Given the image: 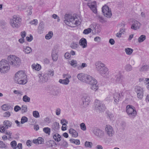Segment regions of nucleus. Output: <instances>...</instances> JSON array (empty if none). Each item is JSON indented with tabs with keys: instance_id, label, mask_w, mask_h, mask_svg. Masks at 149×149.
<instances>
[{
	"instance_id": "a19ab883",
	"label": "nucleus",
	"mask_w": 149,
	"mask_h": 149,
	"mask_svg": "<svg viewBox=\"0 0 149 149\" xmlns=\"http://www.w3.org/2000/svg\"><path fill=\"white\" fill-rule=\"evenodd\" d=\"M107 116L108 118L110 119L111 120H113V118L114 117V116L113 114L109 112H107Z\"/></svg>"
},
{
	"instance_id": "412c9836",
	"label": "nucleus",
	"mask_w": 149,
	"mask_h": 149,
	"mask_svg": "<svg viewBox=\"0 0 149 149\" xmlns=\"http://www.w3.org/2000/svg\"><path fill=\"white\" fill-rule=\"evenodd\" d=\"M91 9L95 13H97L96 2L95 1H93L91 4L88 5Z\"/></svg>"
},
{
	"instance_id": "c85d7f7f",
	"label": "nucleus",
	"mask_w": 149,
	"mask_h": 149,
	"mask_svg": "<svg viewBox=\"0 0 149 149\" xmlns=\"http://www.w3.org/2000/svg\"><path fill=\"white\" fill-rule=\"evenodd\" d=\"M61 136L58 133H56L53 136L54 139L56 141L59 142L61 140Z\"/></svg>"
},
{
	"instance_id": "13d9d810",
	"label": "nucleus",
	"mask_w": 149,
	"mask_h": 149,
	"mask_svg": "<svg viewBox=\"0 0 149 149\" xmlns=\"http://www.w3.org/2000/svg\"><path fill=\"white\" fill-rule=\"evenodd\" d=\"M27 40L28 42H31L33 39V37L32 35L30 34L29 37L27 36L26 37Z\"/></svg>"
},
{
	"instance_id": "4c0bfd02",
	"label": "nucleus",
	"mask_w": 149,
	"mask_h": 149,
	"mask_svg": "<svg viewBox=\"0 0 149 149\" xmlns=\"http://www.w3.org/2000/svg\"><path fill=\"white\" fill-rule=\"evenodd\" d=\"M125 70L128 72L132 70V67L130 64H127L125 67Z\"/></svg>"
},
{
	"instance_id": "de8ad7c7",
	"label": "nucleus",
	"mask_w": 149,
	"mask_h": 149,
	"mask_svg": "<svg viewBox=\"0 0 149 149\" xmlns=\"http://www.w3.org/2000/svg\"><path fill=\"white\" fill-rule=\"evenodd\" d=\"M13 93L17 95V96H21L23 95V93L20 91L14 90Z\"/></svg>"
},
{
	"instance_id": "0eeeda50",
	"label": "nucleus",
	"mask_w": 149,
	"mask_h": 149,
	"mask_svg": "<svg viewBox=\"0 0 149 149\" xmlns=\"http://www.w3.org/2000/svg\"><path fill=\"white\" fill-rule=\"evenodd\" d=\"M126 111L129 117L134 118L137 114V112L134 107L128 105L126 107Z\"/></svg>"
},
{
	"instance_id": "1a4fd4ad",
	"label": "nucleus",
	"mask_w": 149,
	"mask_h": 149,
	"mask_svg": "<svg viewBox=\"0 0 149 149\" xmlns=\"http://www.w3.org/2000/svg\"><path fill=\"white\" fill-rule=\"evenodd\" d=\"M105 132L107 135L110 137H112L115 134V132L113 127L109 125L105 126Z\"/></svg>"
},
{
	"instance_id": "e433bc0d",
	"label": "nucleus",
	"mask_w": 149,
	"mask_h": 149,
	"mask_svg": "<svg viewBox=\"0 0 149 149\" xmlns=\"http://www.w3.org/2000/svg\"><path fill=\"white\" fill-rule=\"evenodd\" d=\"M125 51L127 55H130L133 52V50L131 48H128L125 49Z\"/></svg>"
},
{
	"instance_id": "473e14b6",
	"label": "nucleus",
	"mask_w": 149,
	"mask_h": 149,
	"mask_svg": "<svg viewBox=\"0 0 149 149\" xmlns=\"http://www.w3.org/2000/svg\"><path fill=\"white\" fill-rule=\"evenodd\" d=\"M146 39V36L144 35H141L138 38V41L139 43L142 42Z\"/></svg>"
},
{
	"instance_id": "e2e57ef3",
	"label": "nucleus",
	"mask_w": 149,
	"mask_h": 149,
	"mask_svg": "<svg viewBox=\"0 0 149 149\" xmlns=\"http://www.w3.org/2000/svg\"><path fill=\"white\" fill-rule=\"evenodd\" d=\"M21 108L19 106L16 105L15 106L14 108V110L16 112H17L19 110H21Z\"/></svg>"
},
{
	"instance_id": "dca6fc26",
	"label": "nucleus",
	"mask_w": 149,
	"mask_h": 149,
	"mask_svg": "<svg viewBox=\"0 0 149 149\" xmlns=\"http://www.w3.org/2000/svg\"><path fill=\"white\" fill-rule=\"evenodd\" d=\"M26 76L24 72L22 70H20L17 72L15 74L14 78V80H18L19 78L22 77H25V76Z\"/></svg>"
},
{
	"instance_id": "393cba45",
	"label": "nucleus",
	"mask_w": 149,
	"mask_h": 149,
	"mask_svg": "<svg viewBox=\"0 0 149 149\" xmlns=\"http://www.w3.org/2000/svg\"><path fill=\"white\" fill-rule=\"evenodd\" d=\"M44 25V23L42 22H41L39 24L38 27V31L39 33L41 34L43 30Z\"/></svg>"
},
{
	"instance_id": "4be33fe9",
	"label": "nucleus",
	"mask_w": 149,
	"mask_h": 149,
	"mask_svg": "<svg viewBox=\"0 0 149 149\" xmlns=\"http://www.w3.org/2000/svg\"><path fill=\"white\" fill-rule=\"evenodd\" d=\"M120 95L118 93H115L113 94V98L114 101V104H117L118 103L119 101L121 98L120 97Z\"/></svg>"
},
{
	"instance_id": "f8f14e48",
	"label": "nucleus",
	"mask_w": 149,
	"mask_h": 149,
	"mask_svg": "<svg viewBox=\"0 0 149 149\" xmlns=\"http://www.w3.org/2000/svg\"><path fill=\"white\" fill-rule=\"evenodd\" d=\"M135 91L137 93L138 98L140 99H141L143 96V90L141 87L136 86L134 88Z\"/></svg>"
},
{
	"instance_id": "a211bd4d",
	"label": "nucleus",
	"mask_w": 149,
	"mask_h": 149,
	"mask_svg": "<svg viewBox=\"0 0 149 149\" xmlns=\"http://www.w3.org/2000/svg\"><path fill=\"white\" fill-rule=\"evenodd\" d=\"M82 103L84 107L87 106L90 102V99L89 97L84 96L82 98Z\"/></svg>"
},
{
	"instance_id": "ea45409f",
	"label": "nucleus",
	"mask_w": 149,
	"mask_h": 149,
	"mask_svg": "<svg viewBox=\"0 0 149 149\" xmlns=\"http://www.w3.org/2000/svg\"><path fill=\"white\" fill-rule=\"evenodd\" d=\"M84 146L86 147L91 148L93 146V143L91 142L86 141L85 143Z\"/></svg>"
},
{
	"instance_id": "423d86ee",
	"label": "nucleus",
	"mask_w": 149,
	"mask_h": 149,
	"mask_svg": "<svg viewBox=\"0 0 149 149\" xmlns=\"http://www.w3.org/2000/svg\"><path fill=\"white\" fill-rule=\"evenodd\" d=\"M22 19L20 17L14 15L10 20V24L13 28H18L21 25Z\"/></svg>"
},
{
	"instance_id": "5701e85b",
	"label": "nucleus",
	"mask_w": 149,
	"mask_h": 149,
	"mask_svg": "<svg viewBox=\"0 0 149 149\" xmlns=\"http://www.w3.org/2000/svg\"><path fill=\"white\" fill-rule=\"evenodd\" d=\"M52 56L53 60L54 61H56L58 58V55L57 53L56 50L53 49L52 50Z\"/></svg>"
},
{
	"instance_id": "052dcab7",
	"label": "nucleus",
	"mask_w": 149,
	"mask_h": 149,
	"mask_svg": "<svg viewBox=\"0 0 149 149\" xmlns=\"http://www.w3.org/2000/svg\"><path fill=\"white\" fill-rule=\"evenodd\" d=\"M6 146L5 144L2 141H0V148H6Z\"/></svg>"
},
{
	"instance_id": "09e8293b",
	"label": "nucleus",
	"mask_w": 149,
	"mask_h": 149,
	"mask_svg": "<svg viewBox=\"0 0 149 149\" xmlns=\"http://www.w3.org/2000/svg\"><path fill=\"white\" fill-rule=\"evenodd\" d=\"M37 141L38 144H42L44 143V139L42 137H39L37 139Z\"/></svg>"
},
{
	"instance_id": "2eb2a0df",
	"label": "nucleus",
	"mask_w": 149,
	"mask_h": 149,
	"mask_svg": "<svg viewBox=\"0 0 149 149\" xmlns=\"http://www.w3.org/2000/svg\"><path fill=\"white\" fill-rule=\"evenodd\" d=\"M93 132L95 135L100 138H102L104 135V131L97 128L93 130Z\"/></svg>"
},
{
	"instance_id": "b1692460",
	"label": "nucleus",
	"mask_w": 149,
	"mask_h": 149,
	"mask_svg": "<svg viewBox=\"0 0 149 149\" xmlns=\"http://www.w3.org/2000/svg\"><path fill=\"white\" fill-rule=\"evenodd\" d=\"M79 44L83 48L86 47L87 46L86 40L84 38H82L79 41Z\"/></svg>"
},
{
	"instance_id": "c9c22d12",
	"label": "nucleus",
	"mask_w": 149,
	"mask_h": 149,
	"mask_svg": "<svg viewBox=\"0 0 149 149\" xmlns=\"http://www.w3.org/2000/svg\"><path fill=\"white\" fill-rule=\"evenodd\" d=\"M10 145L13 149H16L17 148V142L15 141H12L10 143Z\"/></svg>"
},
{
	"instance_id": "338daca9",
	"label": "nucleus",
	"mask_w": 149,
	"mask_h": 149,
	"mask_svg": "<svg viewBox=\"0 0 149 149\" xmlns=\"http://www.w3.org/2000/svg\"><path fill=\"white\" fill-rule=\"evenodd\" d=\"M52 94L53 95H58L59 94V92L57 90H54L52 92Z\"/></svg>"
},
{
	"instance_id": "5fc2aeb1",
	"label": "nucleus",
	"mask_w": 149,
	"mask_h": 149,
	"mask_svg": "<svg viewBox=\"0 0 149 149\" xmlns=\"http://www.w3.org/2000/svg\"><path fill=\"white\" fill-rule=\"evenodd\" d=\"M10 115V112L9 111H7L3 113V116L4 117H9Z\"/></svg>"
},
{
	"instance_id": "f03ea898",
	"label": "nucleus",
	"mask_w": 149,
	"mask_h": 149,
	"mask_svg": "<svg viewBox=\"0 0 149 149\" xmlns=\"http://www.w3.org/2000/svg\"><path fill=\"white\" fill-rule=\"evenodd\" d=\"M95 69L100 74L105 77L109 74V70L105 64L100 61H98L95 63Z\"/></svg>"
},
{
	"instance_id": "f704fd0d",
	"label": "nucleus",
	"mask_w": 149,
	"mask_h": 149,
	"mask_svg": "<svg viewBox=\"0 0 149 149\" xmlns=\"http://www.w3.org/2000/svg\"><path fill=\"white\" fill-rule=\"evenodd\" d=\"M70 141L71 143H74L77 145H79L80 144V141L78 139H70Z\"/></svg>"
},
{
	"instance_id": "4468645a",
	"label": "nucleus",
	"mask_w": 149,
	"mask_h": 149,
	"mask_svg": "<svg viewBox=\"0 0 149 149\" xmlns=\"http://www.w3.org/2000/svg\"><path fill=\"white\" fill-rule=\"evenodd\" d=\"M116 79L115 81V83L116 84H121L123 86L125 84V79L123 76L120 74H118L116 75Z\"/></svg>"
},
{
	"instance_id": "20e7f679",
	"label": "nucleus",
	"mask_w": 149,
	"mask_h": 149,
	"mask_svg": "<svg viewBox=\"0 0 149 149\" xmlns=\"http://www.w3.org/2000/svg\"><path fill=\"white\" fill-rule=\"evenodd\" d=\"M7 59L10 65L13 67H18L21 63V61L20 58L15 55H10L8 56Z\"/></svg>"
},
{
	"instance_id": "a18cd8bd",
	"label": "nucleus",
	"mask_w": 149,
	"mask_h": 149,
	"mask_svg": "<svg viewBox=\"0 0 149 149\" xmlns=\"http://www.w3.org/2000/svg\"><path fill=\"white\" fill-rule=\"evenodd\" d=\"M33 116L36 118H39L40 117L39 113L37 111H33Z\"/></svg>"
},
{
	"instance_id": "603ef678",
	"label": "nucleus",
	"mask_w": 149,
	"mask_h": 149,
	"mask_svg": "<svg viewBox=\"0 0 149 149\" xmlns=\"http://www.w3.org/2000/svg\"><path fill=\"white\" fill-rule=\"evenodd\" d=\"M61 123L62 125L65 126H66V124L68 123V121H66L65 119L61 120Z\"/></svg>"
},
{
	"instance_id": "bf43d9fd",
	"label": "nucleus",
	"mask_w": 149,
	"mask_h": 149,
	"mask_svg": "<svg viewBox=\"0 0 149 149\" xmlns=\"http://www.w3.org/2000/svg\"><path fill=\"white\" fill-rule=\"evenodd\" d=\"M61 146L65 148H67L68 146V143L66 141H63L62 142Z\"/></svg>"
},
{
	"instance_id": "f257e3e1",
	"label": "nucleus",
	"mask_w": 149,
	"mask_h": 149,
	"mask_svg": "<svg viewBox=\"0 0 149 149\" xmlns=\"http://www.w3.org/2000/svg\"><path fill=\"white\" fill-rule=\"evenodd\" d=\"M77 77L80 81L91 85V89L95 91L99 87L97 80L92 76L84 73H79L77 75Z\"/></svg>"
},
{
	"instance_id": "69168bd1",
	"label": "nucleus",
	"mask_w": 149,
	"mask_h": 149,
	"mask_svg": "<svg viewBox=\"0 0 149 149\" xmlns=\"http://www.w3.org/2000/svg\"><path fill=\"white\" fill-rule=\"evenodd\" d=\"M54 72L53 70H50L48 71L47 74L51 76H52L54 75Z\"/></svg>"
},
{
	"instance_id": "2f4dec72",
	"label": "nucleus",
	"mask_w": 149,
	"mask_h": 149,
	"mask_svg": "<svg viewBox=\"0 0 149 149\" xmlns=\"http://www.w3.org/2000/svg\"><path fill=\"white\" fill-rule=\"evenodd\" d=\"M149 67L147 65H144L139 70L140 71L143 72L144 71H147L149 69Z\"/></svg>"
},
{
	"instance_id": "0e129e2a",
	"label": "nucleus",
	"mask_w": 149,
	"mask_h": 149,
	"mask_svg": "<svg viewBox=\"0 0 149 149\" xmlns=\"http://www.w3.org/2000/svg\"><path fill=\"white\" fill-rule=\"evenodd\" d=\"M65 58L66 59H68L70 57V54L68 52L66 53L64 55Z\"/></svg>"
},
{
	"instance_id": "58836bf2",
	"label": "nucleus",
	"mask_w": 149,
	"mask_h": 149,
	"mask_svg": "<svg viewBox=\"0 0 149 149\" xmlns=\"http://www.w3.org/2000/svg\"><path fill=\"white\" fill-rule=\"evenodd\" d=\"M23 101L25 102H29L30 100V98L26 95H24L22 98Z\"/></svg>"
},
{
	"instance_id": "864d4df0",
	"label": "nucleus",
	"mask_w": 149,
	"mask_h": 149,
	"mask_svg": "<svg viewBox=\"0 0 149 149\" xmlns=\"http://www.w3.org/2000/svg\"><path fill=\"white\" fill-rule=\"evenodd\" d=\"M30 23L31 24L36 25L38 23V20L36 19H33L30 22Z\"/></svg>"
},
{
	"instance_id": "8fccbe9b",
	"label": "nucleus",
	"mask_w": 149,
	"mask_h": 149,
	"mask_svg": "<svg viewBox=\"0 0 149 149\" xmlns=\"http://www.w3.org/2000/svg\"><path fill=\"white\" fill-rule=\"evenodd\" d=\"M87 64L86 63H82L81 65H79L77 67L78 69L79 70L83 68L86 67Z\"/></svg>"
},
{
	"instance_id": "774afa93",
	"label": "nucleus",
	"mask_w": 149,
	"mask_h": 149,
	"mask_svg": "<svg viewBox=\"0 0 149 149\" xmlns=\"http://www.w3.org/2000/svg\"><path fill=\"white\" fill-rule=\"evenodd\" d=\"M94 41L97 42H99L100 41V38L98 36L95 37L94 39Z\"/></svg>"
},
{
	"instance_id": "9b49d317",
	"label": "nucleus",
	"mask_w": 149,
	"mask_h": 149,
	"mask_svg": "<svg viewBox=\"0 0 149 149\" xmlns=\"http://www.w3.org/2000/svg\"><path fill=\"white\" fill-rule=\"evenodd\" d=\"M102 12L104 15L107 17H110L112 15L111 11L107 5H105L102 8Z\"/></svg>"
},
{
	"instance_id": "3c124183",
	"label": "nucleus",
	"mask_w": 149,
	"mask_h": 149,
	"mask_svg": "<svg viewBox=\"0 0 149 149\" xmlns=\"http://www.w3.org/2000/svg\"><path fill=\"white\" fill-rule=\"evenodd\" d=\"M77 64V62L75 60H72L71 61L70 65L74 67H76Z\"/></svg>"
},
{
	"instance_id": "f3484780",
	"label": "nucleus",
	"mask_w": 149,
	"mask_h": 149,
	"mask_svg": "<svg viewBox=\"0 0 149 149\" xmlns=\"http://www.w3.org/2000/svg\"><path fill=\"white\" fill-rule=\"evenodd\" d=\"M26 75L25 76V77H21L18 79V80H14L15 82L17 84H24L27 82L26 80Z\"/></svg>"
},
{
	"instance_id": "ddd939ff",
	"label": "nucleus",
	"mask_w": 149,
	"mask_h": 149,
	"mask_svg": "<svg viewBox=\"0 0 149 149\" xmlns=\"http://www.w3.org/2000/svg\"><path fill=\"white\" fill-rule=\"evenodd\" d=\"M90 27L91 28L93 33L95 34L99 33L100 31L101 27L98 24L93 23L90 25Z\"/></svg>"
},
{
	"instance_id": "39448f33",
	"label": "nucleus",
	"mask_w": 149,
	"mask_h": 149,
	"mask_svg": "<svg viewBox=\"0 0 149 149\" xmlns=\"http://www.w3.org/2000/svg\"><path fill=\"white\" fill-rule=\"evenodd\" d=\"M8 61L5 59H2L0 61V72L5 73L10 70V66Z\"/></svg>"
},
{
	"instance_id": "c756f323",
	"label": "nucleus",
	"mask_w": 149,
	"mask_h": 149,
	"mask_svg": "<svg viewBox=\"0 0 149 149\" xmlns=\"http://www.w3.org/2000/svg\"><path fill=\"white\" fill-rule=\"evenodd\" d=\"M21 108V112L22 113L26 112L27 111V108L26 105H22Z\"/></svg>"
},
{
	"instance_id": "aec40b11",
	"label": "nucleus",
	"mask_w": 149,
	"mask_h": 149,
	"mask_svg": "<svg viewBox=\"0 0 149 149\" xmlns=\"http://www.w3.org/2000/svg\"><path fill=\"white\" fill-rule=\"evenodd\" d=\"M71 78V76L70 75H68V77L64 79H60L59 80V82L61 84L67 85L70 82L69 79Z\"/></svg>"
},
{
	"instance_id": "4d7b16f0",
	"label": "nucleus",
	"mask_w": 149,
	"mask_h": 149,
	"mask_svg": "<svg viewBox=\"0 0 149 149\" xmlns=\"http://www.w3.org/2000/svg\"><path fill=\"white\" fill-rule=\"evenodd\" d=\"M80 127L81 129L83 130H86V127L85 124L84 123H82L80 124Z\"/></svg>"
},
{
	"instance_id": "bb28decb",
	"label": "nucleus",
	"mask_w": 149,
	"mask_h": 149,
	"mask_svg": "<svg viewBox=\"0 0 149 149\" xmlns=\"http://www.w3.org/2000/svg\"><path fill=\"white\" fill-rule=\"evenodd\" d=\"M69 133L74 137H76L78 136V133L73 129L71 128L70 129Z\"/></svg>"
},
{
	"instance_id": "cd10ccee",
	"label": "nucleus",
	"mask_w": 149,
	"mask_h": 149,
	"mask_svg": "<svg viewBox=\"0 0 149 149\" xmlns=\"http://www.w3.org/2000/svg\"><path fill=\"white\" fill-rule=\"evenodd\" d=\"M31 67L33 69L37 71L40 70L41 68V66L38 64H33L32 65Z\"/></svg>"
},
{
	"instance_id": "6e6552de",
	"label": "nucleus",
	"mask_w": 149,
	"mask_h": 149,
	"mask_svg": "<svg viewBox=\"0 0 149 149\" xmlns=\"http://www.w3.org/2000/svg\"><path fill=\"white\" fill-rule=\"evenodd\" d=\"M95 109L99 112H103L106 109L104 103L97 100H95Z\"/></svg>"
},
{
	"instance_id": "49530a36",
	"label": "nucleus",
	"mask_w": 149,
	"mask_h": 149,
	"mask_svg": "<svg viewBox=\"0 0 149 149\" xmlns=\"http://www.w3.org/2000/svg\"><path fill=\"white\" fill-rule=\"evenodd\" d=\"M28 118L26 116H23L21 119V123L24 124L28 121Z\"/></svg>"
},
{
	"instance_id": "6ab92c4d",
	"label": "nucleus",
	"mask_w": 149,
	"mask_h": 149,
	"mask_svg": "<svg viewBox=\"0 0 149 149\" xmlns=\"http://www.w3.org/2000/svg\"><path fill=\"white\" fill-rule=\"evenodd\" d=\"M141 25V24L138 21L135 20L131 26V28L133 30H136L139 29Z\"/></svg>"
},
{
	"instance_id": "79ce46f5",
	"label": "nucleus",
	"mask_w": 149,
	"mask_h": 149,
	"mask_svg": "<svg viewBox=\"0 0 149 149\" xmlns=\"http://www.w3.org/2000/svg\"><path fill=\"white\" fill-rule=\"evenodd\" d=\"M53 35V32L52 31H49L48 34L46 35L45 38L47 39H49L52 37Z\"/></svg>"
},
{
	"instance_id": "72a5a7b5",
	"label": "nucleus",
	"mask_w": 149,
	"mask_h": 149,
	"mask_svg": "<svg viewBox=\"0 0 149 149\" xmlns=\"http://www.w3.org/2000/svg\"><path fill=\"white\" fill-rule=\"evenodd\" d=\"M59 128V125L58 123L57 122L54 123L53 126V128L55 131H56L58 130Z\"/></svg>"
},
{
	"instance_id": "6e6d98bb",
	"label": "nucleus",
	"mask_w": 149,
	"mask_h": 149,
	"mask_svg": "<svg viewBox=\"0 0 149 149\" xmlns=\"http://www.w3.org/2000/svg\"><path fill=\"white\" fill-rule=\"evenodd\" d=\"M78 45L76 43L73 42L71 43L70 45L71 47L73 49H75L77 47Z\"/></svg>"
},
{
	"instance_id": "7c9ffc66",
	"label": "nucleus",
	"mask_w": 149,
	"mask_h": 149,
	"mask_svg": "<svg viewBox=\"0 0 149 149\" xmlns=\"http://www.w3.org/2000/svg\"><path fill=\"white\" fill-rule=\"evenodd\" d=\"M11 106L7 104H4L1 106V108L4 111H7L10 109Z\"/></svg>"
},
{
	"instance_id": "680f3d73",
	"label": "nucleus",
	"mask_w": 149,
	"mask_h": 149,
	"mask_svg": "<svg viewBox=\"0 0 149 149\" xmlns=\"http://www.w3.org/2000/svg\"><path fill=\"white\" fill-rule=\"evenodd\" d=\"M41 78L42 79V81L43 82L46 81L48 79L47 77H46V74L44 75L43 77H41Z\"/></svg>"
},
{
	"instance_id": "c03bdc74",
	"label": "nucleus",
	"mask_w": 149,
	"mask_h": 149,
	"mask_svg": "<svg viewBox=\"0 0 149 149\" xmlns=\"http://www.w3.org/2000/svg\"><path fill=\"white\" fill-rule=\"evenodd\" d=\"M43 132L49 135L50 134V129L48 127H45L43 129Z\"/></svg>"
},
{
	"instance_id": "9d476101",
	"label": "nucleus",
	"mask_w": 149,
	"mask_h": 149,
	"mask_svg": "<svg viewBox=\"0 0 149 149\" xmlns=\"http://www.w3.org/2000/svg\"><path fill=\"white\" fill-rule=\"evenodd\" d=\"M12 124V123L8 120L4 121L3 122V125L0 126V132L3 133L6 129L11 127Z\"/></svg>"
},
{
	"instance_id": "a878e982",
	"label": "nucleus",
	"mask_w": 149,
	"mask_h": 149,
	"mask_svg": "<svg viewBox=\"0 0 149 149\" xmlns=\"http://www.w3.org/2000/svg\"><path fill=\"white\" fill-rule=\"evenodd\" d=\"M31 48L28 46H24L23 48V51L26 54H28L32 52Z\"/></svg>"
},
{
	"instance_id": "7ed1b4c3",
	"label": "nucleus",
	"mask_w": 149,
	"mask_h": 149,
	"mask_svg": "<svg viewBox=\"0 0 149 149\" xmlns=\"http://www.w3.org/2000/svg\"><path fill=\"white\" fill-rule=\"evenodd\" d=\"M76 17L69 14H66L64 16V22L67 25L70 26H74V25L79 24V22L75 21Z\"/></svg>"
},
{
	"instance_id": "37998d69",
	"label": "nucleus",
	"mask_w": 149,
	"mask_h": 149,
	"mask_svg": "<svg viewBox=\"0 0 149 149\" xmlns=\"http://www.w3.org/2000/svg\"><path fill=\"white\" fill-rule=\"evenodd\" d=\"M92 31L91 28L90 27L84 29L83 33L85 34H88L91 32Z\"/></svg>"
}]
</instances>
